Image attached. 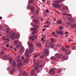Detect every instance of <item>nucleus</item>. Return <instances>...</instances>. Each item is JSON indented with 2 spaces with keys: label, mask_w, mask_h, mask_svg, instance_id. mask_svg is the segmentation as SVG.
<instances>
[{
  "label": "nucleus",
  "mask_w": 76,
  "mask_h": 76,
  "mask_svg": "<svg viewBox=\"0 0 76 76\" xmlns=\"http://www.w3.org/2000/svg\"><path fill=\"white\" fill-rule=\"evenodd\" d=\"M10 37L12 40H14V39L18 38V35L16 33L12 32L10 34Z\"/></svg>",
  "instance_id": "f257e3e1"
},
{
  "label": "nucleus",
  "mask_w": 76,
  "mask_h": 76,
  "mask_svg": "<svg viewBox=\"0 0 76 76\" xmlns=\"http://www.w3.org/2000/svg\"><path fill=\"white\" fill-rule=\"evenodd\" d=\"M17 63H18L17 67V69H19L21 66H23L24 65V64H23L21 61L20 60L19 58L18 59V60H17Z\"/></svg>",
  "instance_id": "f03ea898"
},
{
  "label": "nucleus",
  "mask_w": 76,
  "mask_h": 76,
  "mask_svg": "<svg viewBox=\"0 0 76 76\" xmlns=\"http://www.w3.org/2000/svg\"><path fill=\"white\" fill-rule=\"evenodd\" d=\"M29 47L30 49H29V53H31L34 51V46L31 43H29Z\"/></svg>",
  "instance_id": "7ed1b4c3"
},
{
  "label": "nucleus",
  "mask_w": 76,
  "mask_h": 76,
  "mask_svg": "<svg viewBox=\"0 0 76 76\" xmlns=\"http://www.w3.org/2000/svg\"><path fill=\"white\" fill-rule=\"evenodd\" d=\"M53 6L54 7H56V8H61V7H62V5H59L58 4H53Z\"/></svg>",
  "instance_id": "20e7f679"
},
{
  "label": "nucleus",
  "mask_w": 76,
  "mask_h": 76,
  "mask_svg": "<svg viewBox=\"0 0 76 76\" xmlns=\"http://www.w3.org/2000/svg\"><path fill=\"white\" fill-rule=\"evenodd\" d=\"M37 28H31V31H34L32 32V34H35L37 32Z\"/></svg>",
  "instance_id": "39448f33"
},
{
  "label": "nucleus",
  "mask_w": 76,
  "mask_h": 76,
  "mask_svg": "<svg viewBox=\"0 0 76 76\" xmlns=\"http://www.w3.org/2000/svg\"><path fill=\"white\" fill-rule=\"evenodd\" d=\"M55 56L58 58H60L62 56V55L61 54L57 53L55 55Z\"/></svg>",
  "instance_id": "423d86ee"
},
{
  "label": "nucleus",
  "mask_w": 76,
  "mask_h": 76,
  "mask_svg": "<svg viewBox=\"0 0 76 76\" xmlns=\"http://www.w3.org/2000/svg\"><path fill=\"white\" fill-rule=\"evenodd\" d=\"M28 50L27 49L26 50L25 52V56L26 58H29V53Z\"/></svg>",
  "instance_id": "0eeeda50"
},
{
  "label": "nucleus",
  "mask_w": 76,
  "mask_h": 76,
  "mask_svg": "<svg viewBox=\"0 0 76 76\" xmlns=\"http://www.w3.org/2000/svg\"><path fill=\"white\" fill-rule=\"evenodd\" d=\"M44 51L46 53V54L47 56H48V55H49L50 54L49 53V50H48V49H45L44 50Z\"/></svg>",
  "instance_id": "6e6552de"
},
{
  "label": "nucleus",
  "mask_w": 76,
  "mask_h": 76,
  "mask_svg": "<svg viewBox=\"0 0 76 76\" xmlns=\"http://www.w3.org/2000/svg\"><path fill=\"white\" fill-rule=\"evenodd\" d=\"M49 73L52 75L54 74V73H55V72H54V70L53 69H50L49 71Z\"/></svg>",
  "instance_id": "1a4fd4ad"
},
{
  "label": "nucleus",
  "mask_w": 76,
  "mask_h": 76,
  "mask_svg": "<svg viewBox=\"0 0 76 76\" xmlns=\"http://www.w3.org/2000/svg\"><path fill=\"white\" fill-rule=\"evenodd\" d=\"M29 39L31 41H34L35 39V36H30Z\"/></svg>",
  "instance_id": "9d476101"
},
{
  "label": "nucleus",
  "mask_w": 76,
  "mask_h": 76,
  "mask_svg": "<svg viewBox=\"0 0 76 76\" xmlns=\"http://www.w3.org/2000/svg\"><path fill=\"white\" fill-rule=\"evenodd\" d=\"M22 74L23 76H28V74H27V73L26 72H22Z\"/></svg>",
  "instance_id": "9b49d317"
},
{
  "label": "nucleus",
  "mask_w": 76,
  "mask_h": 76,
  "mask_svg": "<svg viewBox=\"0 0 76 76\" xmlns=\"http://www.w3.org/2000/svg\"><path fill=\"white\" fill-rule=\"evenodd\" d=\"M33 22L35 23H39V21L37 19H36L35 20H33Z\"/></svg>",
  "instance_id": "f8f14e48"
},
{
  "label": "nucleus",
  "mask_w": 76,
  "mask_h": 76,
  "mask_svg": "<svg viewBox=\"0 0 76 76\" xmlns=\"http://www.w3.org/2000/svg\"><path fill=\"white\" fill-rule=\"evenodd\" d=\"M16 71V69H13L10 71V72L12 74H13Z\"/></svg>",
  "instance_id": "ddd939ff"
},
{
  "label": "nucleus",
  "mask_w": 76,
  "mask_h": 76,
  "mask_svg": "<svg viewBox=\"0 0 76 76\" xmlns=\"http://www.w3.org/2000/svg\"><path fill=\"white\" fill-rule=\"evenodd\" d=\"M63 15H64V16H72V15H69L66 13H65V12L63 13Z\"/></svg>",
  "instance_id": "4468645a"
},
{
  "label": "nucleus",
  "mask_w": 76,
  "mask_h": 76,
  "mask_svg": "<svg viewBox=\"0 0 76 76\" xmlns=\"http://www.w3.org/2000/svg\"><path fill=\"white\" fill-rule=\"evenodd\" d=\"M9 60L10 63H13V59H12V57H10L9 58Z\"/></svg>",
  "instance_id": "2eb2a0df"
},
{
  "label": "nucleus",
  "mask_w": 76,
  "mask_h": 76,
  "mask_svg": "<svg viewBox=\"0 0 76 76\" xmlns=\"http://www.w3.org/2000/svg\"><path fill=\"white\" fill-rule=\"evenodd\" d=\"M28 61L29 60L28 59H25L23 61V62L25 64H26V63H28Z\"/></svg>",
  "instance_id": "dca6fc26"
},
{
  "label": "nucleus",
  "mask_w": 76,
  "mask_h": 76,
  "mask_svg": "<svg viewBox=\"0 0 76 76\" xmlns=\"http://www.w3.org/2000/svg\"><path fill=\"white\" fill-rule=\"evenodd\" d=\"M56 23L57 24H61V23H62L63 22L60 20H58L57 21Z\"/></svg>",
  "instance_id": "f3484780"
},
{
  "label": "nucleus",
  "mask_w": 76,
  "mask_h": 76,
  "mask_svg": "<svg viewBox=\"0 0 76 76\" xmlns=\"http://www.w3.org/2000/svg\"><path fill=\"white\" fill-rule=\"evenodd\" d=\"M50 44L51 47V48H54V45L53 43H50Z\"/></svg>",
  "instance_id": "a211bd4d"
},
{
  "label": "nucleus",
  "mask_w": 76,
  "mask_h": 76,
  "mask_svg": "<svg viewBox=\"0 0 76 76\" xmlns=\"http://www.w3.org/2000/svg\"><path fill=\"white\" fill-rule=\"evenodd\" d=\"M31 12H34L35 11V8L32 7H31Z\"/></svg>",
  "instance_id": "6ab92c4d"
},
{
  "label": "nucleus",
  "mask_w": 76,
  "mask_h": 76,
  "mask_svg": "<svg viewBox=\"0 0 76 76\" xmlns=\"http://www.w3.org/2000/svg\"><path fill=\"white\" fill-rule=\"evenodd\" d=\"M12 66L13 67H15L16 66V64L15 62H13L12 64Z\"/></svg>",
  "instance_id": "aec40b11"
},
{
  "label": "nucleus",
  "mask_w": 76,
  "mask_h": 76,
  "mask_svg": "<svg viewBox=\"0 0 76 76\" xmlns=\"http://www.w3.org/2000/svg\"><path fill=\"white\" fill-rule=\"evenodd\" d=\"M54 41H55V39L53 38H52L51 39V42L52 43H54Z\"/></svg>",
  "instance_id": "412c9836"
},
{
  "label": "nucleus",
  "mask_w": 76,
  "mask_h": 76,
  "mask_svg": "<svg viewBox=\"0 0 76 76\" xmlns=\"http://www.w3.org/2000/svg\"><path fill=\"white\" fill-rule=\"evenodd\" d=\"M45 24H48V25H50L51 24V22L49 21H47L45 22Z\"/></svg>",
  "instance_id": "4be33fe9"
},
{
  "label": "nucleus",
  "mask_w": 76,
  "mask_h": 76,
  "mask_svg": "<svg viewBox=\"0 0 76 76\" xmlns=\"http://www.w3.org/2000/svg\"><path fill=\"white\" fill-rule=\"evenodd\" d=\"M56 34H57L58 35H59L60 34V31L59 30H57L56 32Z\"/></svg>",
  "instance_id": "5701e85b"
},
{
  "label": "nucleus",
  "mask_w": 76,
  "mask_h": 76,
  "mask_svg": "<svg viewBox=\"0 0 76 76\" xmlns=\"http://www.w3.org/2000/svg\"><path fill=\"white\" fill-rule=\"evenodd\" d=\"M50 59L51 60H57V59L55 58L54 56H52L51 57Z\"/></svg>",
  "instance_id": "b1692460"
},
{
  "label": "nucleus",
  "mask_w": 76,
  "mask_h": 76,
  "mask_svg": "<svg viewBox=\"0 0 76 76\" xmlns=\"http://www.w3.org/2000/svg\"><path fill=\"white\" fill-rule=\"evenodd\" d=\"M18 43V40H15L14 42V45H17Z\"/></svg>",
  "instance_id": "393cba45"
},
{
  "label": "nucleus",
  "mask_w": 76,
  "mask_h": 76,
  "mask_svg": "<svg viewBox=\"0 0 76 76\" xmlns=\"http://www.w3.org/2000/svg\"><path fill=\"white\" fill-rule=\"evenodd\" d=\"M21 50H22L23 51H25V48L23 46H22L21 48V49H20Z\"/></svg>",
  "instance_id": "a878e982"
},
{
  "label": "nucleus",
  "mask_w": 76,
  "mask_h": 76,
  "mask_svg": "<svg viewBox=\"0 0 76 76\" xmlns=\"http://www.w3.org/2000/svg\"><path fill=\"white\" fill-rule=\"evenodd\" d=\"M33 26L35 28H39V26L38 25L33 24Z\"/></svg>",
  "instance_id": "bb28decb"
},
{
  "label": "nucleus",
  "mask_w": 76,
  "mask_h": 76,
  "mask_svg": "<svg viewBox=\"0 0 76 76\" xmlns=\"http://www.w3.org/2000/svg\"><path fill=\"white\" fill-rule=\"evenodd\" d=\"M25 51H23L22 50H20L19 51V53L20 54H22V53H24V52Z\"/></svg>",
  "instance_id": "cd10ccee"
},
{
  "label": "nucleus",
  "mask_w": 76,
  "mask_h": 76,
  "mask_svg": "<svg viewBox=\"0 0 76 76\" xmlns=\"http://www.w3.org/2000/svg\"><path fill=\"white\" fill-rule=\"evenodd\" d=\"M54 2L56 3H59L60 2V1L59 0H56L54 1Z\"/></svg>",
  "instance_id": "c85d7f7f"
},
{
  "label": "nucleus",
  "mask_w": 76,
  "mask_h": 76,
  "mask_svg": "<svg viewBox=\"0 0 76 76\" xmlns=\"http://www.w3.org/2000/svg\"><path fill=\"white\" fill-rule=\"evenodd\" d=\"M6 31L7 34H10V32L9 31V28H7Z\"/></svg>",
  "instance_id": "c756f323"
},
{
  "label": "nucleus",
  "mask_w": 76,
  "mask_h": 76,
  "mask_svg": "<svg viewBox=\"0 0 76 76\" xmlns=\"http://www.w3.org/2000/svg\"><path fill=\"white\" fill-rule=\"evenodd\" d=\"M34 73V69L31 70V75H33Z\"/></svg>",
  "instance_id": "7c9ffc66"
},
{
  "label": "nucleus",
  "mask_w": 76,
  "mask_h": 76,
  "mask_svg": "<svg viewBox=\"0 0 76 76\" xmlns=\"http://www.w3.org/2000/svg\"><path fill=\"white\" fill-rule=\"evenodd\" d=\"M62 51H67V50H66V49H65V48H64V47L62 48Z\"/></svg>",
  "instance_id": "2f4dec72"
},
{
  "label": "nucleus",
  "mask_w": 76,
  "mask_h": 76,
  "mask_svg": "<svg viewBox=\"0 0 76 76\" xmlns=\"http://www.w3.org/2000/svg\"><path fill=\"white\" fill-rule=\"evenodd\" d=\"M40 55V54H37L35 55L34 56V58H36L37 57H38V56H39Z\"/></svg>",
  "instance_id": "473e14b6"
},
{
  "label": "nucleus",
  "mask_w": 76,
  "mask_h": 76,
  "mask_svg": "<svg viewBox=\"0 0 76 76\" xmlns=\"http://www.w3.org/2000/svg\"><path fill=\"white\" fill-rule=\"evenodd\" d=\"M44 28H50V26H48V25H44Z\"/></svg>",
  "instance_id": "72a5a7b5"
},
{
  "label": "nucleus",
  "mask_w": 76,
  "mask_h": 76,
  "mask_svg": "<svg viewBox=\"0 0 76 76\" xmlns=\"http://www.w3.org/2000/svg\"><path fill=\"white\" fill-rule=\"evenodd\" d=\"M46 47L47 48H48V47H49V45H48V43H46Z\"/></svg>",
  "instance_id": "f704fd0d"
},
{
  "label": "nucleus",
  "mask_w": 76,
  "mask_h": 76,
  "mask_svg": "<svg viewBox=\"0 0 76 76\" xmlns=\"http://www.w3.org/2000/svg\"><path fill=\"white\" fill-rule=\"evenodd\" d=\"M29 2L30 3H32L34 2V0H29Z\"/></svg>",
  "instance_id": "c9c22d12"
},
{
  "label": "nucleus",
  "mask_w": 76,
  "mask_h": 76,
  "mask_svg": "<svg viewBox=\"0 0 76 76\" xmlns=\"http://www.w3.org/2000/svg\"><path fill=\"white\" fill-rule=\"evenodd\" d=\"M2 40H3V41H6V39H5V37H4V36H2Z\"/></svg>",
  "instance_id": "e433bc0d"
},
{
  "label": "nucleus",
  "mask_w": 76,
  "mask_h": 76,
  "mask_svg": "<svg viewBox=\"0 0 76 76\" xmlns=\"http://www.w3.org/2000/svg\"><path fill=\"white\" fill-rule=\"evenodd\" d=\"M4 54V51H3L2 52H1L0 53V55H3V54Z\"/></svg>",
  "instance_id": "4c0bfd02"
},
{
  "label": "nucleus",
  "mask_w": 76,
  "mask_h": 76,
  "mask_svg": "<svg viewBox=\"0 0 76 76\" xmlns=\"http://www.w3.org/2000/svg\"><path fill=\"white\" fill-rule=\"evenodd\" d=\"M63 27L60 26V27H59V29L61 30H62V29H63Z\"/></svg>",
  "instance_id": "58836bf2"
},
{
  "label": "nucleus",
  "mask_w": 76,
  "mask_h": 76,
  "mask_svg": "<svg viewBox=\"0 0 76 76\" xmlns=\"http://www.w3.org/2000/svg\"><path fill=\"white\" fill-rule=\"evenodd\" d=\"M29 4H28V6H27V8H28V9H29V8H30V7H31V6H32L31 5H30L29 6Z\"/></svg>",
  "instance_id": "ea45409f"
},
{
  "label": "nucleus",
  "mask_w": 76,
  "mask_h": 76,
  "mask_svg": "<svg viewBox=\"0 0 76 76\" xmlns=\"http://www.w3.org/2000/svg\"><path fill=\"white\" fill-rule=\"evenodd\" d=\"M75 46H72L71 47V49L72 50H75Z\"/></svg>",
  "instance_id": "a19ab883"
},
{
  "label": "nucleus",
  "mask_w": 76,
  "mask_h": 76,
  "mask_svg": "<svg viewBox=\"0 0 76 76\" xmlns=\"http://www.w3.org/2000/svg\"><path fill=\"white\" fill-rule=\"evenodd\" d=\"M63 59H64V60H67V58H66V57L65 56H63Z\"/></svg>",
  "instance_id": "79ce46f5"
},
{
  "label": "nucleus",
  "mask_w": 76,
  "mask_h": 76,
  "mask_svg": "<svg viewBox=\"0 0 76 76\" xmlns=\"http://www.w3.org/2000/svg\"><path fill=\"white\" fill-rule=\"evenodd\" d=\"M3 57H4V58H7V56L6 55H4V56Z\"/></svg>",
  "instance_id": "37998d69"
},
{
  "label": "nucleus",
  "mask_w": 76,
  "mask_h": 76,
  "mask_svg": "<svg viewBox=\"0 0 76 76\" xmlns=\"http://www.w3.org/2000/svg\"><path fill=\"white\" fill-rule=\"evenodd\" d=\"M35 70H36L37 71V72H39V70H38V68H36L34 69Z\"/></svg>",
  "instance_id": "c03bdc74"
},
{
  "label": "nucleus",
  "mask_w": 76,
  "mask_h": 76,
  "mask_svg": "<svg viewBox=\"0 0 76 76\" xmlns=\"http://www.w3.org/2000/svg\"><path fill=\"white\" fill-rule=\"evenodd\" d=\"M5 40L7 41H10V39H9L8 38L7 39L6 38Z\"/></svg>",
  "instance_id": "a18cd8bd"
},
{
  "label": "nucleus",
  "mask_w": 76,
  "mask_h": 76,
  "mask_svg": "<svg viewBox=\"0 0 76 76\" xmlns=\"http://www.w3.org/2000/svg\"><path fill=\"white\" fill-rule=\"evenodd\" d=\"M60 34H61V35H63V31H60Z\"/></svg>",
  "instance_id": "49530a36"
},
{
  "label": "nucleus",
  "mask_w": 76,
  "mask_h": 76,
  "mask_svg": "<svg viewBox=\"0 0 76 76\" xmlns=\"http://www.w3.org/2000/svg\"><path fill=\"white\" fill-rule=\"evenodd\" d=\"M39 67V66H38V65H35L34 66V68H37V67Z\"/></svg>",
  "instance_id": "de8ad7c7"
},
{
  "label": "nucleus",
  "mask_w": 76,
  "mask_h": 76,
  "mask_svg": "<svg viewBox=\"0 0 76 76\" xmlns=\"http://www.w3.org/2000/svg\"><path fill=\"white\" fill-rule=\"evenodd\" d=\"M60 72H61V70L58 69V73H60Z\"/></svg>",
  "instance_id": "09e8293b"
},
{
  "label": "nucleus",
  "mask_w": 76,
  "mask_h": 76,
  "mask_svg": "<svg viewBox=\"0 0 76 76\" xmlns=\"http://www.w3.org/2000/svg\"><path fill=\"white\" fill-rule=\"evenodd\" d=\"M43 37L44 38H46V36L44 34L43 36Z\"/></svg>",
  "instance_id": "8fccbe9b"
},
{
  "label": "nucleus",
  "mask_w": 76,
  "mask_h": 76,
  "mask_svg": "<svg viewBox=\"0 0 76 76\" xmlns=\"http://www.w3.org/2000/svg\"><path fill=\"white\" fill-rule=\"evenodd\" d=\"M73 28H75L76 26V23L75 24V26L74 25H72Z\"/></svg>",
  "instance_id": "3c124183"
},
{
  "label": "nucleus",
  "mask_w": 76,
  "mask_h": 76,
  "mask_svg": "<svg viewBox=\"0 0 76 76\" xmlns=\"http://www.w3.org/2000/svg\"><path fill=\"white\" fill-rule=\"evenodd\" d=\"M31 18H35V16H34V15H32L31 16Z\"/></svg>",
  "instance_id": "603ef678"
},
{
  "label": "nucleus",
  "mask_w": 76,
  "mask_h": 76,
  "mask_svg": "<svg viewBox=\"0 0 76 76\" xmlns=\"http://www.w3.org/2000/svg\"><path fill=\"white\" fill-rule=\"evenodd\" d=\"M70 20L71 21H69L70 22H73V18H70Z\"/></svg>",
  "instance_id": "864d4df0"
},
{
  "label": "nucleus",
  "mask_w": 76,
  "mask_h": 76,
  "mask_svg": "<svg viewBox=\"0 0 76 76\" xmlns=\"http://www.w3.org/2000/svg\"><path fill=\"white\" fill-rule=\"evenodd\" d=\"M39 43H36V45L37 46V47H39Z\"/></svg>",
  "instance_id": "5fc2aeb1"
},
{
  "label": "nucleus",
  "mask_w": 76,
  "mask_h": 76,
  "mask_svg": "<svg viewBox=\"0 0 76 76\" xmlns=\"http://www.w3.org/2000/svg\"><path fill=\"white\" fill-rule=\"evenodd\" d=\"M11 69V67H8L7 68V70H9V69Z\"/></svg>",
  "instance_id": "6e6d98bb"
},
{
  "label": "nucleus",
  "mask_w": 76,
  "mask_h": 76,
  "mask_svg": "<svg viewBox=\"0 0 76 76\" xmlns=\"http://www.w3.org/2000/svg\"><path fill=\"white\" fill-rule=\"evenodd\" d=\"M40 58H44V56H43L41 55L40 56Z\"/></svg>",
  "instance_id": "4d7b16f0"
},
{
  "label": "nucleus",
  "mask_w": 76,
  "mask_h": 76,
  "mask_svg": "<svg viewBox=\"0 0 76 76\" xmlns=\"http://www.w3.org/2000/svg\"><path fill=\"white\" fill-rule=\"evenodd\" d=\"M39 47H42V45L41 44L39 43Z\"/></svg>",
  "instance_id": "13d9d810"
},
{
  "label": "nucleus",
  "mask_w": 76,
  "mask_h": 76,
  "mask_svg": "<svg viewBox=\"0 0 76 76\" xmlns=\"http://www.w3.org/2000/svg\"><path fill=\"white\" fill-rule=\"evenodd\" d=\"M55 33L53 32L52 33V35H53V36H54L55 35Z\"/></svg>",
  "instance_id": "bf43d9fd"
},
{
  "label": "nucleus",
  "mask_w": 76,
  "mask_h": 76,
  "mask_svg": "<svg viewBox=\"0 0 76 76\" xmlns=\"http://www.w3.org/2000/svg\"><path fill=\"white\" fill-rule=\"evenodd\" d=\"M64 8L65 9H66V10H67V9H68V7H65Z\"/></svg>",
  "instance_id": "052dcab7"
},
{
  "label": "nucleus",
  "mask_w": 76,
  "mask_h": 76,
  "mask_svg": "<svg viewBox=\"0 0 76 76\" xmlns=\"http://www.w3.org/2000/svg\"><path fill=\"white\" fill-rule=\"evenodd\" d=\"M65 34H69V32H67V31H66L65 32Z\"/></svg>",
  "instance_id": "680f3d73"
},
{
  "label": "nucleus",
  "mask_w": 76,
  "mask_h": 76,
  "mask_svg": "<svg viewBox=\"0 0 76 76\" xmlns=\"http://www.w3.org/2000/svg\"><path fill=\"white\" fill-rule=\"evenodd\" d=\"M67 19H68V20H69V21H71V20H70V19H71V18H68Z\"/></svg>",
  "instance_id": "e2e57ef3"
},
{
  "label": "nucleus",
  "mask_w": 76,
  "mask_h": 76,
  "mask_svg": "<svg viewBox=\"0 0 76 76\" xmlns=\"http://www.w3.org/2000/svg\"><path fill=\"white\" fill-rule=\"evenodd\" d=\"M22 69H20V70H19V72H22Z\"/></svg>",
  "instance_id": "0e129e2a"
},
{
  "label": "nucleus",
  "mask_w": 76,
  "mask_h": 76,
  "mask_svg": "<svg viewBox=\"0 0 76 76\" xmlns=\"http://www.w3.org/2000/svg\"><path fill=\"white\" fill-rule=\"evenodd\" d=\"M44 38H42V42H43V41H44Z\"/></svg>",
  "instance_id": "69168bd1"
},
{
  "label": "nucleus",
  "mask_w": 76,
  "mask_h": 76,
  "mask_svg": "<svg viewBox=\"0 0 76 76\" xmlns=\"http://www.w3.org/2000/svg\"><path fill=\"white\" fill-rule=\"evenodd\" d=\"M19 47V45H18L16 46L17 48H18Z\"/></svg>",
  "instance_id": "338daca9"
},
{
  "label": "nucleus",
  "mask_w": 76,
  "mask_h": 76,
  "mask_svg": "<svg viewBox=\"0 0 76 76\" xmlns=\"http://www.w3.org/2000/svg\"><path fill=\"white\" fill-rule=\"evenodd\" d=\"M46 12H47V13H49V10H46Z\"/></svg>",
  "instance_id": "774afa93"
}]
</instances>
